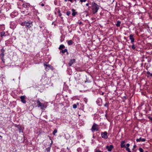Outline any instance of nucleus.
<instances>
[{
    "mask_svg": "<svg viewBox=\"0 0 152 152\" xmlns=\"http://www.w3.org/2000/svg\"><path fill=\"white\" fill-rule=\"evenodd\" d=\"M58 13L59 14V16L61 17L62 15V14L61 13V11L60 10H58Z\"/></svg>",
    "mask_w": 152,
    "mask_h": 152,
    "instance_id": "19",
    "label": "nucleus"
},
{
    "mask_svg": "<svg viewBox=\"0 0 152 152\" xmlns=\"http://www.w3.org/2000/svg\"><path fill=\"white\" fill-rule=\"evenodd\" d=\"M148 118L150 119V120H152V118L151 117V116H149L148 117Z\"/></svg>",
    "mask_w": 152,
    "mask_h": 152,
    "instance_id": "32",
    "label": "nucleus"
},
{
    "mask_svg": "<svg viewBox=\"0 0 152 152\" xmlns=\"http://www.w3.org/2000/svg\"><path fill=\"white\" fill-rule=\"evenodd\" d=\"M72 15L73 16H75L77 14V12L75 11V10L74 9H72Z\"/></svg>",
    "mask_w": 152,
    "mask_h": 152,
    "instance_id": "12",
    "label": "nucleus"
},
{
    "mask_svg": "<svg viewBox=\"0 0 152 152\" xmlns=\"http://www.w3.org/2000/svg\"><path fill=\"white\" fill-rule=\"evenodd\" d=\"M146 152H148V151H146Z\"/></svg>",
    "mask_w": 152,
    "mask_h": 152,
    "instance_id": "45",
    "label": "nucleus"
},
{
    "mask_svg": "<svg viewBox=\"0 0 152 152\" xmlns=\"http://www.w3.org/2000/svg\"><path fill=\"white\" fill-rule=\"evenodd\" d=\"M61 52L63 53H64L66 52H67V50L66 49H65L64 50H62Z\"/></svg>",
    "mask_w": 152,
    "mask_h": 152,
    "instance_id": "17",
    "label": "nucleus"
},
{
    "mask_svg": "<svg viewBox=\"0 0 152 152\" xmlns=\"http://www.w3.org/2000/svg\"><path fill=\"white\" fill-rule=\"evenodd\" d=\"M57 132V129H55L54 131L53 132V134L54 135H55V134Z\"/></svg>",
    "mask_w": 152,
    "mask_h": 152,
    "instance_id": "18",
    "label": "nucleus"
},
{
    "mask_svg": "<svg viewBox=\"0 0 152 152\" xmlns=\"http://www.w3.org/2000/svg\"><path fill=\"white\" fill-rule=\"evenodd\" d=\"M99 9V7L98 5L95 2H92V10L94 14L96 13L97 12Z\"/></svg>",
    "mask_w": 152,
    "mask_h": 152,
    "instance_id": "1",
    "label": "nucleus"
},
{
    "mask_svg": "<svg viewBox=\"0 0 152 152\" xmlns=\"http://www.w3.org/2000/svg\"><path fill=\"white\" fill-rule=\"evenodd\" d=\"M126 150L128 151H130V149L129 148H128V147L126 148Z\"/></svg>",
    "mask_w": 152,
    "mask_h": 152,
    "instance_id": "26",
    "label": "nucleus"
},
{
    "mask_svg": "<svg viewBox=\"0 0 152 152\" xmlns=\"http://www.w3.org/2000/svg\"><path fill=\"white\" fill-rule=\"evenodd\" d=\"M136 147V145H134V148H135Z\"/></svg>",
    "mask_w": 152,
    "mask_h": 152,
    "instance_id": "38",
    "label": "nucleus"
},
{
    "mask_svg": "<svg viewBox=\"0 0 152 152\" xmlns=\"http://www.w3.org/2000/svg\"><path fill=\"white\" fill-rule=\"evenodd\" d=\"M126 145L127 147L129 148L130 146V145L129 143H127L126 144Z\"/></svg>",
    "mask_w": 152,
    "mask_h": 152,
    "instance_id": "30",
    "label": "nucleus"
},
{
    "mask_svg": "<svg viewBox=\"0 0 152 152\" xmlns=\"http://www.w3.org/2000/svg\"><path fill=\"white\" fill-rule=\"evenodd\" d=\"M45 79V80L47 82V80H48V78L47 77L45 78H44Z\"/></svg>",
    "mask_w": 152,
    "mask_h": 152,
    "instance_id": "33",
    "label": "nucleus"
},
{
    "mask_svg": "<svg viewBox=\"0 0 152 152\" xmlns=\"http://www.w3.org/2000/svg\"><path fill=\"white\" fill-rule=\"evenodd\" d=\"M70 13L71 12L70 11H67L66 12V15L68 16L69 15H70Z\"/></svg>",
    "mask_w": 152,
    "mask_h": 152,
    "instance_id": "23",
    "label": "nucleus"
},
{
    "mask_svg": "<svg viewBox=\"0 0 152 152\" xmlns=\"http://www.w3.org/2000/svg\"><path fill=\"white\" fill-rule=\"evenodd\" d=\"M114 147L113 145H110V146H107L106 148L107 150L108 151L110 152L112 151V149Z\"/></svg>",
    "mask_w": 152,
    "mask_h": 152,
    "instance_id": "6",
    "label": "nucleus"
},
{
    "mask_svg": "<svg viewBox=\"0 0 152 152\" xmlns=\"http://www.w3.org/2000/svg\"><path fill=\"white\" fill-rule=\"evenodd\" d=\"M74 0H68L69 1H70L71 2H73Z\"/></svg>",
    "mask_w": 152,
    "mask_h": 152,
    "instance_id": "35",
    "label": "nucleus"
},
{
    "mask_svg": "<svg viewBox=\"0 0 152 152\" xmlns=\"http://www.w3.org/2000/svg\"><path fill=\"white\" fill-rule=\"evenodd\" d=\"M121 22L119 21H118L117 22V23L116 24V25L117 27H119L120 26V24H121Z\"/></svg>",
    "mask_w": 152,
    "mask_h": 152,
    "instance_id": "15",
    "label": "nucleus"
},
{
    "mask_svg": "<svg viewBox=\"0 0 152 152\" xmlns=\"http://www.w3.org/2000/svg\"><path fill=\"white\" fill-rule=\"evenodd\" d=\"M150 76L152 77V73L150 74Z\"/></svg>",
    "mask_w": 152,
    "mask_h": 152,
    "instance_id": "39",
    "label": "nucleus"
},
{
    "mask_svg": "<svg viewBox=\"0 0 152 152\" xmlns=\"http://www.w3.org/2000/svg\"><path fill=\"white\" fill-rule=\"evenodd\" d=\"M67 43L69 45H71L73 44V42L72 40H69L67 41Z\"/></svg>",
    "mask_w": 152,
    "mask_h": 152,
    "instance_id": "14",
    "label": "nucleus"
},
{
    "mask_svg": "<svg viewBox=\"0 0 152 152\" xmlns=\"http://www.w3.org/2000/svg\"><path fill=\"white\" fill-rule=\"evenodd\" d=\"M0 34H1V37H2L3 36H4L5 35V33L4 31H3V32H1Z\"/></svg>",
    "mask_w": 152,
    "mask_h": 152,
    "instance_id": "16",
    "label": "nucleus"
},
{
    "mask_svg": "<svg viewBox=\"0 0 152 152\" xmlns=\"http://www.w3.org/2000/svg\"><path fill=\"white\" fill-rule=\"evenodd\" d=\"M87 0H80V1L81 3H82L83 2H85Z\"/></svg>",
    "mask_w": 152,
    "mask_h": 152,
    "instance_id": "28",
    "label": "nucleus"
},
{
    "mask_svg": "<svg viewBox=\"0 0 152 152\" xmlns=\"http://www.w3.org/2000/svg\"><path fill=\"white\" fill-rule=\"evenodd\" d=\"M66 52L67 53V55L69 53H68V52Z\"/></svg>",
    "mask_w": 152,
    "mask_h": 152,
    "instance_id": "42",
    "label": "nucleus"
},
{
    "mask_svg": "<svg viewBox=\"0 0 152 152\" xmlns=\"http://www.w3.org/2000/svg\"><path fill=\"white\" fill-rule=\"evenodd\" d=\"M22 26H26L28 28L31 27L33 26L32 23L30 21H25L20 23Z\"/></svg>",
    "mask_w": 152,
    "mask_h": 152,
    "instance_id": "2",
    "label": "nucleus"
},
{
    "mask_svg": "<svg viewBox=\"0 0 152 152\" xmlns=\"http://www.w3.org/2000/svg\"><path fill=\"white\" fill-rule=\"evenodd\" d=\"M107 104H106L105 105V106H106V105Z\"/></svg>",
    "mask_w": 152,
    "mask_h": 152,
    "instance_id": "44",
    "label": "nucleus"
},
{
    "mask_svg": "<svg viewBox=\"0 0 152 152\" xmlns=\"http://www.w3.org/2000/svg\"><path fill=\"white\" fill-rule=\"evenodd\" d=\"M91 131L94 132V131H98L99 130L98 126L96 124H94L91 129Z\"/></svg>",
    "mask_w": 152,
    "mask_h": 152,
    "instance_id": "4",
    "label": "nucleus"
},
{
    "mask_svg": "<svg viewBox=\"0 0 152 152\" xmlns=\"http://www.w3.org/2000/svg\"><path fill=\"white\" fill-rule=\"evenodd\" d=\"M50 148H47L46 149V150L47 151V152H49V151H50Z\"/></svg>",
    "mask_w": 152,
    "mask_h": 152,
    "instance_id": "27",
    "label": "nucleus"
},
{
    "mask_svg": "<svg viewBox=\"0 0 152 152\" xmlns=\"http://www.w3.org/2000/svg\"><path fill=\"white\" fill-rule=\"evenodd\" d=\"M0 137H1V138H2V137L0 135Z\"/></svg>",
    "mask_w": 152,
    "mask_h": 152,
    "instance_id": "41",
    "label": "nucleus"
},
{
    "mask_svg": "<svg viewBox=\"0 0 152 152\" xmlns=\"http://www.w3.org/2000/svg\"><path fill=\"white\" fill-rule=\"evenodd\" d=\"M132 49L134 50L135 49L136 47L133 44L132 46Z\"/></svg>",
    "mask_w": 152,
    "mask_h": 152,
    "instance_id": "24",
    "label": "nucleus"
},
{
    "mask_svg": "<svg viewBox=\"0 0 152 152\" xmlns=\"http://www.w3.org/2000/svg\"><path fill=\"white\" fill-rule=\"evenodd\" d=\"M139 150L140 152H143V150L142 148H140L139 149Z\"/></svg>",
    "mask_w": 152,
    "mask_h": 152,
    "instance_id": "22",
    "label": "nucleus"
},
{
    "mask_svg": "<svg viewBox=\"0 0 152 152\" xmlns=\"http://www.w3.org/2000/svg\"><path fill=\"white\" fill-rule=\"evenodd\" d=\"M5 51L4 49L3 48L1 50V53H4Z\"/></svg>",
    "mask_w": 152,
    "mask_h": 152,
    "instance_id": "25",
    "label": "nucleus"
},
{
    "mask_svg": "<svg viewBox=\"0 0 152 152\" xmlns=\"http://www.w3.org/2000/svg\"><path fill=\"white\" fill-rule=\"evenodd\" d=\"M0 56L1 57V59L3 58H4V53H1L0 54Z\"/></svg>",
    "mask_w": 152,
    "mask_h": 152,
    "instance_id": "20",
    "label": "nucleus"
},
{
    "mask_svg": "<svg viewBox=\"0 0 152 152\" xmlns=\"http://www.w3.org/2000/svg\"><path fill=\"white\" fill-rule=\"evenodd\" d=\"M95 152H102L101 151H100L99 150H96Z\"/></svg>",
    "mask_w": 152,
    "mask_h": 152,
    "instance_id": "31",
    "label": "nucleus"
},
{
    "mask_svg": "<svg viewBox=\"0 0 152 152\" xmlns=\"http://www.w3.org/2000/svg\"><path fill=\"white\" fill-rule=\"evenodd\" d=\"M75 59L70 60L69 62L68 63V65H69V66H71L73 64V63L75 62Z\"/></svg>",
    "mask_w": 152,
    "mask_h": 152,
    "instance_id": "8",
    "label": "nucleus"
},
{
    "mask_svg": "<svg viewBox=\"0 0 152 152\" xmlns=\"http://www.w3.org/2000/svg\"><path fill=\"white\" fill-rule=\"evenodd\" d=\"M21 102L25 104L26 103V101L25 100V96H22L20 97Z\"/></svg>",
    "mask_w": 152,
    "mask_h": 152,
    "instance_id": "7",
    "label": "nucleus"
},
{
    "mask_svg": "<svg viewBox=\"0 0 152 152\" xmlns=\"http://www.w3.org/2000/svg\"><path fill=\"white\" fill-rule=\"evenodd\" d=\"M147 73L148 75H150V74H151V73L149 72H147Z\"/></svg>",
    "mask_w": 152,
    "mask_h": 152,
    "instance_id": "34",
    "label": "nucleus"
},
{
    "mask_svg": "<svg viewBox=\"0 0 152 152\" xmlns=\"http://www.w3.org/2000/svg\"><path fill=\"white\" fill-rule=\"evenodd\" d=\"M88 5H89V4H88V3H87V4H86V5L87 6H88Z\"/></svg>",
    "mask_w": 152,
    "mask_h": 152,
    "instance_id": "37",
    "label": "nucleus"
},
{
    "mask_svg": "<svg viewBox=\"0 0 152 152\" xmlns=\"http://www.w3.org/2000/svg\"><path fill=\"white\" fill-rule=\"evenodd\" d=\"M125 143V142L124 141H121V148H126L125 145L124 144Z\"/></svg>",
    "mask_w": 152,
    "mask_h": 152,
    "instance_id": "11",
    "label": "nucleus"
},
{
    "mask_svg": "<svg viewBox=\"0 0 152 152\" xmlns=\"http://www.w3.org/2000/svg\"><path fill=\"white\" fill-rule=\"evenodd\" d=\"M44 66H48V67H50V65H47V64H44Z\"/></svg>",
    "mask_w": 152,
    "mask_h": 152,
    "instance_id": "29",
    "label": "nucleus"
},
{
    "mask_svg": "<svg viewBox=\"0 0 152 152\" xmlns=\"http://www.w3.org/2000/svg\"><path fill=\"white\" fill-rule=\"evenodd\" d=\"M107 133L106 132H102L101 135L102 138L105 139H107L108 138V137L107 136Z\"/></svg>",
    "mask_w": 152,
    "mask_h": 152,
    "instance_id": "5",
    "label": "nucleus"
},
{
    "mask_svg": "<svg viewBox=\"0 0 152 152\" xmlns=\"http://www.w3.org/2000/svg\"><path fill=\"white\" fill-rule=\"evenodd\" d=\"M73 107L74 108H76L77 107V105L75 104H74L73 105Z\"/></svg>",
    "mask_w": 152,
    "mask_h": 152,
    "instance_id": "21",
    "label": "nucleus"
},
{
    "mask_svg": "<svg viewBox=\"0 0 152 152\" xmlns=\"http://www.w3.org/2000/svg\"><path fill=\"white\" fill-rule=\"evenodd\" d=\"M40 5H41L42 6H44V4H40Z\"/></svg>",
    "mask_w": 152,
    "mask_h": 152,
    "instance_id": "36",
    "label": "nucleus"
},
{
    "mask_svg": "<svg viewBox=\"0 0 152 152\" xmlns=\"http://www.w3.org/2000/svg\"><path fill=\"white\" fill-rule=\"evenodd\" d=\"M65 48V46L63 45H61L59 48V50H62V49H64Z\"/></svg>",
    "mask_w": 152,
    "mask_h": 152,
    "instance_id": "13",
    "label": "nucleus"
},
{
    "mask_svg": "<svg viewBox=\"0 0 152 152\" xmlns=\"http://www.w3.org/2000/svg\"><path fill=\"white\" fill-rule=\"evenodd\" d=\"M128 152H131V151H128Z\"/></svg>",
    "mask_w": 152,
    "mask_h": 152,
    "instance_id": "43",
    "label": "nucleus"
},
{
    "mask_svg": "<svg viewBox=\"0 0 152 152\" xmlns=\"http://www.w3.org/2000/svg\"><path fill=\"white\" fill-rule=\"evenodd\" d=\"M134 35L132 34H130L129 35V39L131 40V42L132 43L134 42V39L133 38Z\"/></svg>",
    "mask_w": 152,
    "mask_h": 152,
    "instance_id": "10",
    "label": "nucleus"
},
{
    "mask_svg": "<svg viewBox=\"0 0 152 152\" xmlns=\"http://www.w3.org/2000/svg\"><path fill=\"white\" fill-rule=\"evenodd\" d=\"M104 94V93H102V95H103Z\"/></svg>",
    "mask_w": 152,
    "mask_h": 152,
    "instance_id": "40",
    "label": "nucleus"
},
{
    "mask_svg": "<svg viewBox=\"0 0 152 152\" xmlns=\"http://www.w3.org/2000/svg\"><path fill=\"white\" fill-rule=\"evenodd\" d=\"M37 103L38 107H40L41 110H44L46 107L44 104L41 103L38 99L37 100Z\"/></svg>",
    "mask_w": 152,
    "mask_h": 152,
    "instance_id": "3",
    "label": "nucleus"
},
{
    "mask_svg": "<svg viewBox=\"0 0 152 152\" xmlns=\"http://www.w3.org/2000/svg\"><path fill=\"white\" fill-rule=\"evenodd\" d=\"M145 138H142L141 137L139 139H136V141L137 142H145Z\"/></svg>",
    "mask_w": 152,
    "mask_h": 152,
    "instance_id": "9",
    "label": "nucleus"
}]
</instances>
